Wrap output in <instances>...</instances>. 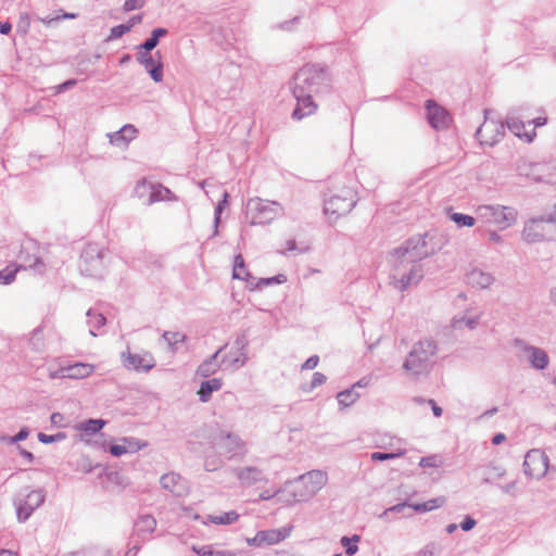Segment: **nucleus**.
<instances>
[{"label": "nucleus", "instance_id": "nucleus-37", "mask_svg": "<svg viewBox=\"0 0 556 556\" xmlns=\"http://www.w3.org/2000/svg\"><path fill=\"white\" fill-rule=\"evenodd\" d=\"M207 519L215 525H231L239 519V515L235 510H230L219 516L208 515Z\"/></svg>", "mask_w": 556, "mask_h": 556}, {"label": "nucleus", "instance_id": "nucleus-15", "mask_svg": "<svg viewBox=\"0 0 556 556\" xmlns=\"http://www.w3.org/2000/svg\"><path fill=\"white\" fill-rule=\"evenodd\" d=\"M428 122L437 130L446 129L452 122L450 113L434 100L426 102Z\"/></svg>", "mask_w": 556, "mask_h": 556}, {"label": "nucleus", "instance_id": "nucleus-4", "mask_svg": "<svg viewBox=\"0 0 556 556\" xmlns=\"http://www.w3.org/2000/svg\"><path fill=\"white\" fill-rule=\"evenodd\" d=\"M437 344L432 339L420 340L414 344L408 353L403 368L413 375H420L431 366V358L435 355Z\"/></svg>", "mask_w": 556, "mask_h": 556}, {"label": "nucleus", "instance_id": "nucleus-23", "mask_svg": "<svg viewBox=\"0 0 556 556\" xmlns=\"http://www.w3.org/2000/svg\"><path fill=\"white\" fill-rule=\"evenodd\" d=\"M126 366L135 370L149 371L154 367V362L149 354L140 355L128 353Z\"/></svg>", "mask_w": 556, "mask_h": 556}, {"label": "nucleus", "instance_id": "nucleus-57", "mask_svg": "<svg viewBox=\"0 0 556 556\" xmlns=\"http://www.w3.org/2000/svg\"><path fill=\"white\" fill-rule=\"evenodd\" d=\"M29 435V430L27 428H22L14 437L10 438L11 443H16L27 439Z\"/></svg>", "mask_w": 556, "mask_h": 556}, {"label": "nucleus", "instance_id": "nucleus-46", "mask_svg": "<svg viewBox=\"0 0 556 556\" xmlns=\"http://www.w3.org/2000/svg\"><path fill=\"white\" fill-rule=\"evenodd\" d=\"M287 281V277L282 274H279L277 276L270 277V278H261L255 285H251L252 289L254 288H262L265 286H270L274 283H283Z\"/></svg>", "mask_w": 556, "mask_h": 556}, {"label": "nucleus", "instance_id": "nucleus-20", "mask_svg": "<svg viewBox=\"0 0 556 556\" xmlns=\"http://www.w3.org/2000/svg\"><path fill=\"white\" fill-rule=\"evenodd\" d=\"M444 503L445 497L439 496L419 504L400 503L390 507L387 511L401 513L406 506H408L412 507L417 513H426L443 506Z\"/></svg>", "mask_w": 556, "mask_h": 556}, {"label": "nucleus", "instance_id": "nucleus-17", "mask_svg": "<svg viewBox=\"0 0 556 556\" xmlns=\"http://www.w3.org/2000/svg\"><path fill=\"white\" fill-rule=\"evenodd\" d=\"M516 345L519 346L522 352L528 354L529 362L533 368L543 370L548 366L549 357L541 348L530 345L519 339L516 340Z\"/></svg>", "mask_w": 556, "mask_h": 556}, {"label": "nucleus", "instance_id": "nucleus-25", "mask_svg": "<svg viewBox=\"0 0 556 556\" xmlns=\"http://www.w3.org/2000/svg\"><path fill=\"white\" fill-rule=\"evenodd\" d=\"M424 277L421 265L414 263L408 274H403L400 279V290H406L410 285L418 283Z\"/></svg>", "mask_w": 556, "mask_h": 556}, {"label": "nucleus", "instance_id": "nucleus-34", "mask_svg": "<svg viewBox=\"0 0 556 556\" xmlns=\"http://www.w3.org/2000/svg\"><path fill=\"white\" fill-rule=\"evenodd\" d=\"M358 397H359V394L354 390V387H352L351 389L341 391L337 394L338 403L342 407L351 406L353 403H355L357 401Z\"/></svg>", "mask_w": 556, "mask_h": 556}, {"label": "nucleus", "instance_id": "nucleus-59", "mask_svg": "<svg viewBox=\"0 0 556 556\" xmlns=\"http://www.w3.org/2000/svg\"><path fill=\"white\" fill-rule=\"evenodd\" d=\"M477 521L471 518L470 516H466L464 521L460 523V528L462 530L464 531H470L471 529L475 528Z\"/></svg>", "mask_w": 556, "mask_h": 556}, {"label": "nucleus", "instance_id": "nucleus-29", "mask_svg": "<svg viewBox=\"0 0 556 556\" xmlns=\"http://www.w3.org/2000/svg\"><path fill=\"white\" fill-rule=\"evenodd\" d=\"M258 532L264 545L277 544L289 535L287 529L262 530Z\"/></svg>", "mask_w": 556, "mask_h": 556}, {"label": "nucleus", "instance_id": "nucleus-21", "mask_svg": "<svg viewBox=\"0 0 556 556\" xmlns=\"http://www.w3.org/2000/svg\"><path fill=\"white\" fill-rule=\"evenodd\" d=\"M160 483L164 490L169 491L176 496L182 495L186 489L185 480L178 473L174 472L163 475L160 479Z\"/></svg>", "mask_w": 556, "mask_h": 556}, {"label": "nucleus", "instance_id": "nucleus-40", "mask_svg": "<svg viewBox=\"0 0 556 556\" xmlns=\"http://www.w3.org/2000/svg\"><path fill=\"white\" fill-rule=\"evenodd\" d=\"M170 195L172 191L168 188L159 185L157 187H153V190L150 193V203L170 200Z\"/></svg>", "mask_w": 556, "mask_h": 556}, {"label": "nucleus", "instance_id": "nucleus-60", "mask_svg": "<svg viewBox=\"0 0 556 556\" xmlns=\"http://www.w3.org/2000/svg\"><path fill=\"white\" fill-rule=\"evenodd\" d=\"M142 18H143V14L132 15L127 21V23H125V25L129 27V31H130L134 26H136L137 24H140L142 22Z\"/></svg>", "mask_w": 556, "mask_h": 556}, {"label": "nucleus", "instance_id": "nucleus-53", "mask_svg": "<svg viewBox=\"0 0 556 556\" xmlns=\"http://www.w3.org/2000/svg\"><path fill=\"white\" fill-rule=\"evenodd\" d=\"M319 363V357L318 355H313L311 357H308L302 365H301V369L302 370H311V369H314L315 367H317Z\"/></svg>", "mask_w": 556, "mask_h": 556}, {"label": "nucleus", "instance_id": "nucleus-58", "mask_svg": "<svg viewBox=\"0 0 556 556\" xmlns=\"http://www.w3.org/2000/svg\"><path fill=\"white\" fill-rule=\"evenodd\" d=\"M110 453L113 455V456H122L123 454H126L127 453V447L126 445H117V444H113L110 446Z\"/></svg>", "mask_w": 556, "mask_h": 556}, {"label": "nucleus", "instance_id": "nucleus-12", "mask_svg": "<svg viewBox=\"0 0 556 556\" xmlns=\"http://www.w3.org/2000/svg\"><path fill=\"white\" fill-rule=\"evenodd\" d=\"M136 60L146 68L153 81L161 83L163 80V63L160 51H156L153 55L151 51L138 49Z\"/></svg>", "mask_w": 556, "mask_h": 556}, {"label": "nucleus", "instance_id": "nucleus-5", "mask_svg": "<svg viewBox=\"0 0 556 556\" xmlns=\"http://www.w3.org/2000/svg\"><path fill=\"white\" fill-rule=\"evenodd\" d=\"M281 212L279 203L261 198L249 199L245 205V218L251 225H266Z\"/></svg>", "mask_w": 556, "mask_h": 556}, {"label": "nucleus", "instance_id": "nucleus-13", "mask_svg": "<svg viewBox=\"0 0 556 556\" xmlns=\"http://www.w3.org/2000/svg\"><path fill=\"white\" fill-rule=\"evenodd\" d=\"M292 96L294 97L296 104L294 110L292 111L291 117L294 121H301L306 116H309L314 114L318 105L313 99V93L304 92L301 90H296L293 88H290Z\"/></svg>", "mask_w": 556, "mask_h": 556}, {"label": "nucleus", "instance_id": "nucleus-6", "mask_svg": "<svg viewBox=\"0 0 556 556\" xmlns=\"http://www.w3.org/2000/svg\"><path fill=\"white\" fill-rule=\"evenodd\" d=\"M427 238L428 233L408 239L404 245L394 250L395 255H397L402 263H418L432 255L435 249L434 247H429Z\"/></svg>", "mask_w": 556, "mask_h": 556}, {"label": "nucleus", "instance_id": "nucleus-64", "mask_svg": "<svg viewBox=\"0 0 556 556\" xmlns=\"http://www.w3.org/2000/svg\"><path fill=\"white\" fill-rule=\"evenodd\" d=\"M236 356L238 357V350L232 346L230 352L223 357L222 363H229L231 366V358H236Z\"/></svg>", "mask_w": 556, "mask_h": 556}, {"label": "nucleus", "instance_id": "nucleus-35", "mask_svg": "<svg viewBox=\"0 0 556 556\" xmlns=\"http://www.w3.org/2000/svg\"><path fill=\"white\" fill-rule=\"evenodd\" d=\"M105 425L103 419H88L78 425V429L87 434L99 432Z\"/></svg>", "mask_w": 556, "mask_h": 556}, {"label": "nucleus", "instance_id": "nucleus-10", "mask_svg": "<svg viewBox=\"0 0 556 556\" xmlns=\"http://www.w3.org/2000/svg\"><path fill=\"white\" fill-rule=\"evenodd\" d=\"M489 110L484 111L485 119L476 131V138L482 146L493 147L505 135V125L502 122L489 119L486 114Z\"/></svg>", "mask_w": 556, "mask_h": 556}, {"label": "nucleus", "instance_id": "nucleus-30", "mask_svg": "<svg viewBox=\"0 0 556 556\" xmlns=\"http://www.w3.org/2000/svg\"><path fill=\"white\" fill-rule=\"evenodd\" d=\"M468 278H469V282L472 286L481 288V289L490 287L494 281V278L491 274L484 273L480 269H472L469 273Z\"/></svg>", "mask_w": 556, "mask_h": 556}, {"label": "nucleus", "instance_id": "nucleus-9", "mask_svg": "<svg viewBox=\"0 0 556 556\" xmlns=\"http://www.w3.org/2000/svg\"><path fill=\"white\" fill-rule=\"evenodd\" d=\"M213 440L228 459L248 452L245 442L236 433L219 430Z\"/></svg>", "mask_w": 556, "mask_h": 556}, {"label": "nucleus", "instance_id": "nucleus-39", "mask_svg": "<svg viewBox=\"0 0 556 556\" xmlns=\"http://www.w3.org/2000/svg\"><path fill=\"white\" fill-rule=\"evenodd\" d=\"M20 258L23 261L22 265H26V268L29 267L31 269H35L39 274H43L46 270V265L42 262V260L38 256L34 258V262H30L29 255L24 256V252L21 251Z\"/></svg>", "mask_w": 556, "mask_h": 556}, {"label": "nucleus", "instance_id": "nucleus-61", "mask_svg": "<svg viewBox=\"0 0 556 556\" xmlns=\"http://www.w3.org/2000/svg\"><path fill=\"white\" fill-rule=\"evenodd\" d=\"M122 129L124 134L129 138V141L136 137L137 129L132 125L127 124L124 127H122Z\"/></svg>", "mask_w": 556, "mask_h": 556}, {"label": "nucleus", "instance_id": "nucleus-41", "mask_svg": "<svg viewBox=\"0 0 556 556\" xmlns=\"http://www.w3.org/2000/svg\"><path fill=\"white\" fill-rule=\"evenodd\" d=\"M162 337L167 342L172 351L176 350L177 343L184 342L186 339V336L179 331H165Z\"/></svg>", "mask_w": 556, "mask_h": 556}, {"label": "nucleus", "instance_id": "nucleus-7", "mask_svg": "<svg viewBox=\"0 0 556 556\" xmlns=\"http://www.w3.org/2000/svg\"><path fill=\"white\" fill-rule=\"evenodd\" d=\"M477 215L482 222L501 225L503 228L509 227L517 220V211L509 206L480 205L477 208Z\"/></svg>", "mask_w": 556, "mask_h": 556}, {"label": "nucleus", "instance_id": "nucleus-36", "mask_svg": "<svg viewBox=\"0 0 556 556\" xmlns=\"http://www.w3.org/2000/svg\"><path fill=\"white\" fill-rule=\"evenodd\" d=\"M192 551L199 556H233L231 551H214L212 545L192 546Z\"/></svg>", "mask_w": 556, "mask_h": 556}, {"label": "nucleus", "instance_id": "nucleus-28", "mask_svg": "<svg viewBox=\"0 0 556 556\" xmlns=\"http://www.w3.org/2000/svg\"><path fill=\"white\" fill-rule=\"evenodd\" d=\"M223 386L222 379L213 378L210 380H205L201 383L200 390L198 392L200 396V401L206 403L210 401L211 395L214 391L220 390Z\"/></svg>", "mask_w": 556, "mask_h": 556}, {"label": "nucleus", "instance_id": "nucleus-55", "mask_svg": "<svg viewBox=\"0 0 556 556\" xmlns=\"http://www.w3.org/2000/svg\"><path fill=\"white\" fill-rule=\"evenodd\" d=\"M124 442H125L126 447H127V453L128 452H137V451H139L142 447L139 444V442L136 439H134V438H125Z\"/></svg>", "mask_w": 556, "mask_h": 556}, {"label": "nucleus", "instance_id": "nucleus-56", "mask_svg": "<svg viewBox=\"0 0 556 556\" xmlns=\"http://www.w3.org/2000/svg\"><path fill=\"white\" fill-rule=\"evenodd\" d=\"M77 85V80L76 79H68L60 85H58L55 87L56 89V93H61V92H64L65 90H68L71 88H73L74 86Z\"/></svg>", "mask_w": 556, "mask_h": 556}, {"label": "nucleus", "instance_id": "nucleus-63", "mask_svg": "<svg viewBox=\"0 0 556 556\" xmlns=\"http://www.w3.org/2000/svg\"><path fill=\"white\" fill-rule=\"evenodd\" d=\"M428 403L431 405V408H432L433 415H434L435 417H441V416H442V414H443V409H442L440 406H438V404L435 403V401H434V400H432V399H430V400H428Z\"/></svg>", "mask_w": 556, "mask_h": 556}, {"label": "nucleus", "instance_id": "nucleus-49", "mask_svg": "<svg viewBox=\"0 0 556 556\" xmlns=\"http://www.w3.org/2000/svg\"><path fill=\"white\" fill-rule=\"evenodd\" d=\"M129 31V27L125 24H119L111 28L110 35L106 40H114L121 38L123 35Z\"/></svg>", "mask_w": 556, "mask_h": 556}, {"label": "nucleus", "instance_id": "nucleus-2", "mask_svg": "<svg viewBox=\"0 0 556 556\" xmlns=\"http://www.w3.org/2000/svg\"><path fill=\"white\" fill-rule=\"evenodd\" d=\"M357 193L350 187L330 190L324 200V213L330 222L349 214L357 203Z\"/></svg>", "mask_w": 556, "mask_h": 556}, {"label": "nucleus", "instance_id": "nucleus-24", "mask_svg": "<svg viewBox=\"0 0 556 556\" xmlns=\"http://www.w3.org/2000/svg\"><path fill=\"white\" fill-rule=\"evenodd\" d=\"M226 348V345L222 346L220 349H218L212 356H210L208 358H206L205 361H203L198 369H197V374L201 377H204V378H207L210 377L211 375L215 374L218 368H219V364L217 363V357L219 355V353Z\"/></svg>", "mask_w": 556, "mask_h": 556}, {"label": "nucleus", "instance_id": "nucleus-31", "mask_svg": "<svg viewBox=\"0 0 556 556\" xmlns=\"http://www.w3.org/2000/svg\"><path fill=\"white\" fill-rule=\"evenodd\" d=\"M168 34V30L163 27L154 28L151 36L137 47L140 50L152 51L160 42V38Z\"/></svg>", "mask_w": 556, "mask_h": 556}, {"label": "nucleus", "instance_id": "nucleus-50", "mask_svg": "<svg viewBox=\"0 0 556 556\" xmlns=\"http://www.w3.org/2000/svg\"><path fill=\"white\" fill-rule=\"evenodd\" d=\"M478 319H479L478 316L477 317H468V318L463 317L460 319L453 318L452 326L454 328H456V327H458V324L464 323L469 329H473L478 325Z\"/></svg>", "mask_w": 556, "mask_h": 556}, {"label": "nucleus", "instance_id": "nucleus-43", "mask_svg": "<svg viewBox=\"0 0 556 556\" xmlns=\"http://www.w3.org/2000/svg\"><path fill=\"white\" fill-rule=\"evenodd\" d=\"M450 218L458 226V227H472L476 223L475 217L470 215H465L462 213H452Z\"/></svg>", "mask_w": 556, "mask_h": 556}, {"label": "nucleus", "instance_id": "nucleus-33", "mask_svg": "<svg viewBox=\"0 0 556 556\" xmlns=\"http://www.w3.org/2000/svg\"><path fill=\"white\" fill-rule=\"evenodd\" d=\"M20 269H26V265H8L0 270V283L10 285L15 280L16 274Z\"/></svg>", "mask_w": 556, "mask_h": 556}, {"label": "nucleus", "instance_id": "nucleus-16", "mask_svg": "<svg viewBox=\"0 0 556 556\" xmlns=\"http://www.w3.org/2000/svg\"><path fill=\"white\" fill-rule=\"evenodd\" d=\"M94 365L89 363H73L62 365L51 375L52 378L84 379L92 375Z\"/></svg>", "mask_w": 556, "mask_h": 556}, {"label": "nucleus", "instance_id": "nucleus-8", "mask_svg": "<svg viewBox=\"0 0 556 556\" xmlns=\"http://www.w3.org/2000/svg\"><path fill=\"white\" fill-rule=\"evenodd\" d=\"M327 481V475L320 470H313L300 477L294 485V502H302L312 497Z\"/></svg>", "mask_w": 556, "mask_h": 556}, {"label": "nucleus", "instance_id": "nucleus-47", "mask_svg": "<svg viewBox=\"0 0 556 556\" xmlns=\"http://www.w3.org/2000/svg\"><path fill=\"white\" fill-rule=\"evenodd\" d=\"M65 433L64 432H58L56 434H46V433H38V440L41 442V443H45V444H50V443H53V442H58V441H61V440H64L65 439Z\"/></svg>", "mask_w": 556, "mask_h": 556}, {"label": "nucleus", "instance_id": "nucleus-3", "mask_svg": "<svg viewBox=\"0 0 556 556\" xmlns=\"http://www.w3.org/2000/svg\"><path fill=\"white\" fill-rule=\"evenodd\" d=\"M106 256L108 250L105 248L98 243H87L80 253V273L88 277L102 278L106 270Z\"/></svg>", "mask_w": 556, "mask_h": 556}, {"label": "nucleus", "instance_id": "nucleus-27", "mask_svg": "<svg viewBox=\"0 0 556 556\" xmlns=\"http://www.w3.org/2000/svg\"><path fill=\"white\" fill-rule=\"evenodd\" d=\"M232 278L244 280L250 285H253L254 277L249 273L244 258L241 254H237L233 260Z\"/></svg>", "mask_w": 556, "mask_h": 556}, {"label": "nucleus", "instance_id": "nucleus-14", "mask_svg": "<svg viewBox=\"0 0 556 556\" xmlns=\"http://www.w3.org/2000/svg\"><path fill=\"white\" fill-rule=\"evenodd\" d=\"M547 469V457L539 450H532L525 456L523 471L530 478L542 477Z\"/></svg>", "mask_w": 556, "mask_h": 556}, {"label": "nucleus", "instance_id": "nucleus-42", "mask_svg": "<svg viewBox=\"0 0 556 556\" xmlns=\"http://www.w3.org/2000/svg\"><path fill=\"white\" fill-rule=\"evenodd\" d=\"M87 316L89 317V324L92 327V329H90V334L96 337L97 334L93 329L101 328L105 324L106 319L102 314L96 313L91 309L88 311Z\"/></svg>", "mask_w": 556, "mask_h": 556}, {"label": "nucleus", "instance_id": "nucleus-45", "mask_svg": "<svg viewBox=\"0 0 556 556\" xmlns=\"http://www.w3.org/2000/svg\"><path fill=\"white\" fill-rule=\"evenodd\" d=\"M405 454L404 450H399L394 453H382V452H374L370 454V458L374 462H384L390 459H395L397 457H401Z\"/></svg>", "mask_w": 556, "mask_h": 556}, {"label": "nucleus", "instance_id": "nucleus-11", "mask_svg": "<svg viewBox=\"0 0 556 556\" xmlns=\"http://www.w3.org/2000/svg\"><path fill=\"white\" fill-rule=\"evenodd\" d=\"M46 493L42 489L30 490L16 505V515L20 522H25L31 514L43 504Z\"/></svg>", "mask_w": 556, "mask_h": 556}, {"label": "nucleus", "instance_id": "nucleus-22", "mask_svg": "<svg viewBox=\"0 0 556 556\" xmlns=\"http://www.w3.org/2000/svg\"><path fill=\"white\" fill-rule=\"evenodd\" d=\"M249 340L245 333H241L233 342V349L238 350V357L231 358V366L236 369L244 366L248 361Z\"/></svg>", "mask_w": 556, "mask_h": 556}, {"label": "nucleus", "instance_id": "nucleus-19", "mask_svg": "<svg viewBox=\"0 0 556 556\" xmlns=\"http://www.w3.org/2000/svg\"><path fill=\"white\" fill-rule=\"evenodd\" d=\"M236 476L240 483L244 486H251L255 483L267 482V478L261 468L247 466L236 470Z\"/></svg>", "mask_w": 556, "mask_h": 556}, {"label": "nucleus", "instance_id": "nucleus-44", "mask_svg": "<svg viewBox=\"0 0 556 556\" xmlns=\"http://www.w3.org/2000/svg\"><path fill=\"white\" fill-rule=\"evenodd\" d=\"M228 197L229 194L227 192H224L223 200L218 202V204L215 207L214 212V232L213 236H216L218 233V224L220 222V214L225 207V205L228 203Z\"/></svg>", "mask_w": 556, "mask_h": 556}, {"label": "nucleus", "instance_id": "nucleus-52", "mask_svg": "<svg viewBox=\"0 0 556 556\" xmlns=\"http://www.w3.org/2000/svg\"><path fill=\"white\" fill-rule=\"evenodd\" d=\"M327 381V377L321 372H314L311 381V390L324 384Z\"/></svg>", "mask_w": 556, "mask_h": 556}, {"label": "nucleus", "instance_id": "nucleus-1", "mask_svg": "<svg viewBox=\"0 0 556 556\" xmlns=\"http://www.w3.org/2000/svg\"><path fill=\"white\" fill-rule=\"evenodd\" d=\"M290 88L313 94L328 92L331 89L329 68L319 64H306L293 75Z\"/></svg>", "mask_w": 556, "mask_h": 556}, {"label": "nucleus", "instance_id": "nucleus-51", "mask_svg": "<svg viewBox=\"0 0 556 556\" xmlns=\"http://www.w3.org/2000/svg\"><path fill=\"white\" fill-rule=\"evenodd\" d=\"M144 0H126L123 4L124 12H130L141 9L144 5Z\"/></svg>", "mask_w": 556, "mask_h": 556}, {"label": "nucleus", "instance_id": "nucleus-48", "mask_svg": "<svg viewBox=\"0 0 556 556\" xmlns=\"http://www.w3.org/2000/svg\"><path fill=\"white\" fill-rule=\"evenodd\" d=\"M110 142L114 146H126L129 142V138L124 134L121 128L118 131L110 135Z\"/></svg>", "mask_w": 556, "mask_h": 556}, {"label": "nucleus", "instance_id": "nucleus-54", "mask_svg": "<svg viewBox=\"0 0 556 556\" xmlns=\"http://www.w3.org/2000/svg\"><path fill=\"white\" fill-rule=\"evenodd\" d=\"M308 250V248H301V249H298L296 247V242L294 239H290L286 242V248L283 251H281V253H287V252H293V251H298L300 253H304Z\"/></svg>", "mask_w": 556, "mask_h": 556}, {"label": "nucleus", "instance_id": "nucleus-38", "mask_svg": "<svg viewBox=\"0 0 556 556\" xmlns=\"http://www.w3.org/2000/svg\"><path fill=\"white\" fill-rule=\"evenodd\" d=\"M361 541V536L358 534H354L353 536H342L340 543L345 547V553L349 556H353L357 553L358 546L357 543Z\"/></svg>", "mask_w": 556, "mask_h": 556}, {"label": "nucleus", "instance_id": "nucleus-32", "mask_svg": "<svg viewBox=\"0 0 556 556\" xmlns=\"http://www.w3.org/2000/svg\"><path fill=\"white\" fill-rule=\"evenodd\" d=\"M135 527L138 533L151 534L156 528V520L152 515H142L137 519Z\"/></svg>", "mask_w": 556, "mask_h": 556}, {"label": "nucleus", "instance_id": "nucleus-62", "mask_svg": "<svg viewBox=\"0 0 556 556\" xmlns=\"http://www.w3.org/2000/svg\"><path fill=\"white\" fill-rule=\"evenodd\" d=\"M419 466L424 467V468L434 467L435 466L434 457L433 456L422 457L419 462Z\"/></svg>", "mask_w": 556, "mask_h": 556}, {"label": "nucleus", "instance_id": "nucleus-26", "mask_svg": "<svg viewBox=\"0 0 556 556\" xmlns=\"http://www.w3.org/2000/svg\"><path fill=\"white\" fill-rule=\"evenodd\" d=\"M506 126L515 136L525 139L527 142H531L535 136L534 130L531 134L525 131V123L518 117H508L506 119Z\"/></svg>", "mask_w": 556, "mask_h": 556}, {"label": "nucleus", "instance_id": "nucleus-18", "mask_svg": "<svg viewBox=\"0 0 556 556\" xmlns=\"http://www.w3.org/2000/svg\"><path fill=\"white\" fill-rule=\"evenodd\" d=\"M545 217H534L529 219L522 229L521 237L527 243H536L545 240V228L543 223Z\"/></svg>", "mask_w": 556, "mask_h": 556}]
</instances>
